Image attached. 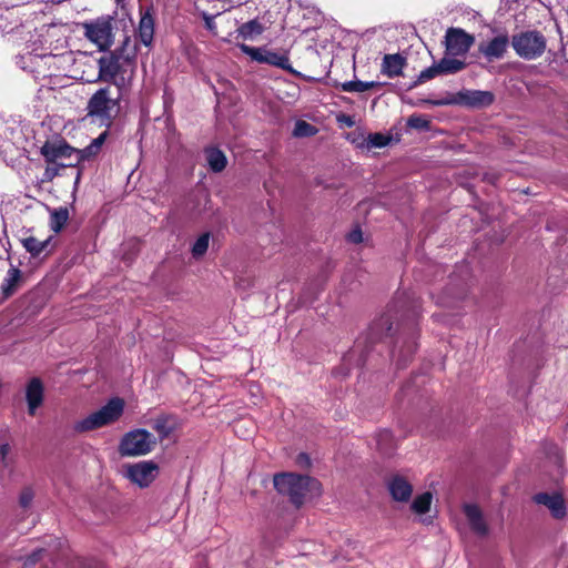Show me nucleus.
Masks as SVG:
<instances>
[{"mask_svg": "<svg viewBox=\"0 0 568 568\" xmlns=\"http://www.w3.org/2000/svg\"><path fill=\"white\" fill-rule=\"evenodd\" d=\"M44 398L45 387L43 381L37 376L29 378L24 387V399L29 416L37 414V410L43 406Z\"/></svg>", "mask_w": 568, "mask_h": 568, "instance_id": "ddd939ff", "label": "nucleus"}, {"mask_svg": "<svg viewBox=\"0 0 568 568\" xmlns=\"http://www.w3.org/2000/svg\"><path fill=\"white\" fill-rule=\"evenodd\" d=\"M534 500L549 508L552 516L557 519L566 515L565 500L559 494L538 493L534 496Z\"/></svg>", "mask_w": 568, "mask_h": 568, "instance_id": "a211bd4d", "label": "nucleus"}, {"mask_svg": "<svg viewBox=\"0 0 568 568\" xmlns=\"http://www.w3.org/2000/svg\"><path fill=\"white\" fill-rule=\"evenodd\" d=\"M175 418L169 414L158 416L152 424V428L156 432L160 440L168 438L175 430Z\"/></svg>", "mask_w": 568, "mask_h": 568, "instance_id": "b1692460", "label": "nucleus"}, {"mask_svg": "<svg viewBox=\"0 0 568 568\" xmlns=\"http://www.w3.org/2000/svg\"><path fill=\"white\" fill-rule=\"evenodd\" d=\"M108 135H109V131L105 130L102 133H100L98 138L93 139L91 141V143L88 146H85L84 149H77V151H75L77 159H75V162L73 163V165L78 166L82 162L94 160L101 152L102 146L105 143Z\"/></svg>", "mask_w": 568, "mask_h": 568, "instance_id": "6ab92c4d", "label": "nucleus"}, {"mask_svg": "<svg viewBox=\"0 0 568 568\" xmlns=\"http://www.w3.org/2000/svg\"><path fill=\"white\" fill-rule=\"evenodd\" d=\"M376 445L384 456H392L397 448V442L388 429H382L376 434Z\"/></svg>", "mask_w": 568, "mask_h": 568, "instance_id": "a878e982", "label": "nucleus"}, {"mask_svg": "<svg viewBox=\"0 0 568 568\" xmlns=\"http://www.w3.org/2000/svg\"><path fill=\"white\" fill-rule=\"evenodd\" d=\"M205 22H206V27H207L209 29H212V24H213L212 18H206V17H205Z\"/></svg>", "mask_w": 568, "mask_h": 568, "instance_id": "49530a36", "label": "nucleus"}, {"mask_svg": "<svg viewBox=\"0 0 568 568\" xmlns=\"http://www.w3.org/2000/svg\"><path fill=\"white\" fill-rule=\"evenodd\" d=\"M273 484L275 489L286 495L296 508L304 505L307 494L320 495L322 490V485L316 478L295 473L276 474Z\"/></svg>", "mask_w": 568, "mask_h": 568, "instance_id": "7ed1b4c3", "label": "nucleus"}, {"mask_svg": "<svg viewBox=\"0 0 568 568\" xmlns=\"http://www.w3.org/2000/svg\"><path fill=\"white\" fill-rule=\"evenodd\" d=\"M45 550L43 548H38L33 550L24 560L23 568L33 567L42 557Z\"/></svg>", "mask_w": 568, "mask_h": 568, "instance_id": "a19ab883", "label": "nucleus"}, {"mask_svg": "<svg viewBox=\"0 0 568 568\" xmlns=\"http://www.w3.org/2000/svg\"><path fill=\"white\" fill-rule=\"evenodd\" d=\"M433 496L429 491L418 495L412 503V510L418 515L429 511Z\"/></svg>", "mask_w": 568, "mask_h": 568, "instance_id": "7c9ffc66", "label": "nucleus"}, {"mask_svg": "<svg viewBox=\"0 0 568 568\" xmlns=\"http://www.w3.org/2000/svg\"><path fill=\"white\" fill-rule=\"evenodd\" d=\"M34 498V491L31 486H26L22 488L19 495V505L23 509H27L31 506Z\"/></svg>", "mask_w": 568, "mask_h": 568, "instance_id": "4c0bfd02", "label": "nucleus"}, {"mask_svg": "<svg viewBox=\"0 0 568 568\" xmlns=\"http://www.w3.org/2000/svg\"><path fill=\"white\" fill-rule=\"evenodd\" d=\"M383 85H384V83L377 82V81L364 82L361 80H355V81H346V82L342 83L341 89L344 92H364V91L371 90V89H379Z\"/></svg>", "mask_w": 568, "mask_h": 568, "instance_id": "c85d7f7f", "label": "nucleus"}, {"mask_svg": "<svg viewBox=\"0 0 568 568\" xmlns=\"http://www.w3.org/2000/svg\"><path fill=\"white\" fill-rule=\"evenodd\" d=\"M68 166H74L73 162H69V163L57 162V164H48V166L45 168V171H44V178L48 181H51L60 174V171L62 169L68 168Z\"/></svg>", "mask_w": 568, "mask_h": 568, "instance_id": "e433bc0d", "label": "nucleus"}, {"mask_svg": "<svg viewBox=\"0 0 568 568\" xmlns=\"http://www.w3.org/2000/svg\"><path fill=\"white\" fill-rule=\"evenodd\" d=\"M390 142V136L376 132L371 133L367 138L368 148H384Z\"/></svg>", "mask_w": 568, "mask_h": 568, "instance_id": "c9c22d12", "label": "nucleus"}, {"mask_svg": "<svg viewBox=\"0 0 568 568\" xmlns=\"http://www.w3.org/2000/svg\"><path fill=\"white\" fill-rule=\"evenodd\" d=\"M81 174H82V171L81 169L78 170V174H77V178H75V184L79 183L80 179H81Z\"/></svg>", "mask_w": 568, "mask_h": 568, "instance_id": "de8ad7c7", "label": "nucleus"}, {"mask_svg": "<svg viewBox=\"0 0 568 568\" xmlns=\"http://www.w3.org/2000/svg\"><path fill=\"white\" fill-rule=\"evenodd\" d=\"M440 74V71H439V68H438V64H433L432 67L429 68H426L425 70H423L418 78H417V81L415 82L416 84H420V83H424L428 80H432L434 79L435 77L439 75Z\"/></svg>", "mask_w": 568, "mask_h": 568, "instance_id": "58836bf2", "label": "nucleus"}, {"mask_svg": "<svg viewBox=\"0 0 568 568\" xmlns=\"http://www.w3.org/2000/svg\"><path fill=\"white\" fill-rule=\"evenodd\" d=\"M11 447L8 443L0 444V464L3 468L11 466L12 460L9 458Z\"/></svg>", "mask_w": 568, "mask_h": 568, "instance_id": "ea45409f", "label": "nucleus"}, {"mask_svg": "<svg viewBox=\"0 0 568 568\" xmlns=\"http://www.w3.org/2000/svg\"><path fill=\"white\" fill-rule=\"evenodd\" d=\"M85 37L98 45L101 51L112 45V23L110 19L100 18L94 22L84 23Z\"/></svg>", "mask_w": 568, "mask_h": 568, "instance_id": "9d476101", "label": "nucleus"}, {"mask_svg": "<svg viewBox=\"0 0 568 568\" xmlns=\"http://www.w3.org/2000/svg\"><path fill=\"white\" fill-rule=\"evenodd\" d=\"M446 50L453 55L466 54L474 43V37L459 28H449L446 32Z\"/></svg>", "mask_w": 568, "mask_h": 568, "instance_id": "4468645a", "label": "nucleus"}, {"mask_svg": "<svg viewBox=\"0 0 568 568\" xmlns=\"http://www.w3.org/2000/svg\"><path fill=\"white\" fill-rule=\"evenodd\" d=\"M51 236L43 241H40L34 236H28L22 240V245L32 257H39L42 253H50L52 251L53 247L48 250L51 245Z\"/></svg>", "mask_w": 568, "mask_h": 568, "instance_id": "393cba45", "label": "nucleus"}, {"mask_svg": "<svg viewBox=\"0 0 568 568\" xmlns=\"http://www.w3.org/2000/svg\"><path fill=\"white\" fill-rule=\"evenodd\" d=\"M495 97L490 91H480V90H464L459 91L454 100L449 101H436L433 102L435 105H444L450 103H457L460 105H465L468 108H486L493 104Z\"/></svg>", "mask_w": 568, "mask_h": 568, "instance_id": "9b49d317", "label": "nucleus"}, {"mask_svg": "<svg viewBox=\"0 0 568 568\" xmlns=\"http://www.w3.org/2000/svg\"><path fill=\"white\" fill-rule=\"evenodd\" d=\"M296 463L302 467H310L311 458L306 453H300L296 457Z\"/></svg>", "mask_w": 568, "mask_h": 568, "instance_id": "37998d69", "label": "nucleus"}, {"mask_svg": "<svg viewBox=\"0 0 568 568\" xmlns=\"http://www.w3.org/2000/svg\"><path fill=\"white\" fill-rule=\"evenodd\" d=\"M124 400L120 397L110 399L97 412L91 413L85 418L78 420L73 425L77 433H87L116 422L123 414Z\"/></svg>", "mask_w": 568, "mask_h": 568, "instance_id": "423d86ee", "label": "nucleus"}, {"mask_svg": "<svg viewBox=\"0 0 568 568\" xmlns=\"http://www.w3.org/2000/svg\"><path fill=\"white\" fill-rule=\"evenodd\" d=\"M511 45L518 57L535 60L545 53L547 40L540 31L527 30L514 34Z\"/></svg>", "mask_w": 568, "mask_h": 568, "instance_id": "0eeeda50", "label": "nucleus"}, {"mask_svg": "<svg viewBox=\"0 0 568 568\" xmlns=\"http://www.w3.org/2000/svg\"><path fill=\"white\" fill-rule=\"evenodd\" d=\"M159 474V465L153 460H142L126 467V478L140 488L149 487Z\"/></svg>", "mask_w": 568, "mask_h": 568, "instance_id": "f8f14e48", "label": "nucleus"}, {"mask_svg": "<svg viewBox=\"0 0 568 568\" xmlns=\"http://www.w3.org/2000/svg\"><path fill=\"white\" fill-rule=\"evenodd\" d=\"M77 149L71 146L65 140L45 141L40 149V153L48 164H57L59 159H70L75 154Z\"/></svg>", "mask_w": 568, "mask_h": 568, "instance_id": "2eb2a0df", "label": "nucleus"}, {"mask_svg": "<svg viewBox=\"0 0 568 568\" xmlns=\"http://www.w3.org/2000/svg\"><path fill=\"white\" fill-rule=\"evenodd\" d=\"M508 43L507 36H497L485 45H481L480 50L489 59H500L505 54Z\"/></svg>", "mask_w": 568, "mask_h": 568, "instance_id": "4be33fe9", "label": "nucleus"}, {"mask_svg": "<svg viewBox=\"0 0 568 568\" xmlns=\"http://www.w3.org/2000/svg\"><path fill=\"white\" fill-rule=\"evenodd\" d=\"M68 219H69V212L65 207H60L59 210H54L53 213L51 214V229L55 232V233H59L63 226L65 225V223L68 222Z\"/></svg>", "mask_w": 568, "mask_h": 568, "instance_id": "2f4dec72", "label": "nucleus"}, {"mask_svg": "<svg viewBox=\"0 0 568 568\" xmlns=\"http://www.w3.org/2000/svg\"><path fill=\"white\" fill-rule=\"evenodd\" d=\"M407 126L418 131H428L430 129V120L420 114H413L407 119Z\"/></svg>", "mask_w": 568, "mask_h": 568, "instance_id": "72a5a7b5", "label": "nucleus"}, {"mask_svg": "<svg viewBox=\"0 0 568 568\" xmlns=\"http://www.w3.org/2000/svg\"><path fill=\"white\" fill-rule=\"evenodd\" d=\"M406 59L399 53L385 54L382 62V73L388 78H395L402 74Z\"/></svg>", "mask_w": 568, "mask_h": 568, "instance_id": "412c9836", "label": "nucleus"}, {"mask_svg": "<svg viewBox=\"0 0 568 568\" xmlns=\"http://www.w3.org/2000/svg\"><path fill=\"white\" fill-rule=\"evenodd\" d=\"M204 155L210 170L214 173L222 172L227 165L226 155L216 146L205 148Z\"/></svg>", "mask_w": 568, "mask_h": 568, "instance_id": "5701e85b", "label": "nucleus"}, {"mask_svg": "<svg viewBox=\"0 0 568 568\" xmlns=\"http://www.w3.org/2000/svg\"><path fill=\"white\" fill-rule=\"evenodd\" d=\"M130 39L126 38L122 48L111 52L108 55H103L98 60L99 73L98 80L102 82H106L113 84L115 89L122 90L124 85V80L118 79L119 73L121 72L120 59H123L125 62H131L136 57V48L134 47L131 52H126V45Z\"/></svg>", "mask_w": 568, "mask_h": 568, "instance_id": "20e7f679", "label": "nucleus"}, {"mask_svg": "<svg viewBox=\"0 0 568 568\" xmlns=\"http://www.w3.org/2000/svg\"><path fill=\"white\" fill-rule=\"evenodd\" d=\"M263 31L264 27L257 19H253L245 23H242L237 29L239 37L243 40H252L261 36Z\"/></svg>", "mask_w": 568, "mask_h": 568, "instance_id": "cd10ccee", "label": "nucleus"}, {"mask_svg": "<svg viewBox=\"0 0 568 568\" xmlns=\"http://www.w3.org/2000/svg\"><path fill=\"white\" fill-rule=\"evenodd\" d=\"M464 513L473 531L479 536H485L488 534V527L484 520L483 513L477 505H465Z\"/></svg>", "mask_w": 568, "mask_h": 568, "instance_id": "aec40b11", "label": "nucleus"}, {"mask_svg": "<svg viewBox=\"0 0 568 568\" xmlns=\"http://www.w3.org/2000/svg\"><path fill=\"white\" fill-rule=\"evenodd\" d=\"M121 90H113L111 85L98 89L88 100L87 116L100 126L111 128L121 111Z\"/></svg>", "mask_w": 568, "mask_h": 568, "instance_id": "f03ea898", "label": "nucleus"}, {"mask_svg": "<svg viewBox=\"0 0 568 568\" xmlns=\"http://www.w3.org/2000/svg\"><path fill=\"white\" fill-rule=\"evenodd\" d=\"M440 74H453L465 69L466 63L454 58H443L438 63Z\"/></svg>", "mask_w": 568, "mask_h": 568, "instance_id": "c756f323", "label": "nucleus"}, {"mask_svg": "<svg viewBox=\"0 0 568 568\" xmlns=\"http://www.w3.org/2000/svg\"><path fill=\"white\" fill-rule=\"evenodd\" d=\"M243 426V422L242 420H239L234 424V429H235V433L239 434L240 432V428Z\"/></svg>", "mask_w": 568, "mask_h": 568, "instance_id": "a18cd8bd", "label": "nucleus"}, {"mask_svg": "<svg viewBox=\"0 0 568 568\" xmlns=\"http://www.w3.org/2000/svg\"><path fill=\"white\" fill-rule=\"evenodd\" d=\"M240 49L252 60L258 63L270 64L281 68L285 71L293 72V68L291 65L290 57L287 53L274 52L266 48H255L244 43L240 45Z\"/></svg>", "mask_w": 568, "mask_h": 568, "instance_id": "1a4fd4ad", "label": "nucleus"}, {"mask_svg": "<svg viewBox=\"0 0 568 568\" xmlns=\"http://www.w3.org/2000/svg\"><path fill=\"white\" fill-rule=\"evenodd\" d=\"M420 315V302L413 295L402 293L388 304L387 310L378 318L374 320L368 327L366 336L365 349H361V342L357 341L355 346L347 354L351 358L357 352L359 357L357 359L358 366H364L366 363L368 347L384 337L390 336L393 332L394 321L397 323V327L402 328L403 333H406V338L403 341V345L398 348L397 354L393 351V356H396L397 368H405L410 363L414 354L417 349V331L416 323Z\"/></svg>", "mask_w": 568, "mask_h": 568, "instance_id": "f257e3e1", "label": "nucleus"}, {"mask_svg": "<svg viewBox=\"0 0 568 568\" xmlns=\"http://www.w3.org/2000/svg\"><path fill=\"white\" fill-rule=\"evenodd\" d=\"M210 236L211 234L209 232H205L197 237L191 251L193 257L199 258L206 253L209 248Z\"/></svg>", "mask_w": 568, "mask_h": 568, "instance_id": "473e14b6", "label": "nucleus"}, {"mask_svg": "<svg viewBox=\"0 0 568 568\" xmlns=\"http://www.w3.org/2000/svg\"><path fill=\"white\" fill-rule=\"evenodd\" d=\"M156 445L153 434L143 428L133 429L121 438L119 453L121 456H143L151 453Z\"/></svg>", "mask_w": 568, "mask_h": 568, "instance_id": "6e6552de", "label": "nucleus"}, {"mask_svg": "<svg viewBox=\"0 0 568 568\" xmlns=\"http://www.w3.org/2000/svg\"><path fill=\"white\" fill-rule=\"evenodd\" d=\"M20 280L21 271L18 267L11 266L8 270L7 276L4 277L1 285V291L4 298H8L16 293Z\"/></svg>", "mask_w": 568, "mask_h": 568, "instance_id": "bb28decb", "label": "nucleus"}, {"mask_svg": "<svg viewBox=\"0 0 568 568\" xmlns=\"http://www.w3.org/2000/svg\"><path fill=\"white\" fill-rule=\"evenodd\" d=\"M387 489L396 501L406 503L413 494L412 484L400 475H394L387 480Z\"/></svg>", "mask_w": 568, "mask_h": 568, "instance_id": "f3484780", "label": "nucleus"}, {"mask_svg": "<svg viewBox=\"0 0 568 568\" xmlns=\"http://www.w3.org/2000/svg\"><path fill=\"white\" fill-rule=\"evenodd\" d=\"M341 123H344L346 126L352 128L355 124V121L351 115L343 114L338 118Z\"/></svg>", "mask_w": 568, "mask_h": 568, "instance_id": "c03bdc74", "label": "nucleus"}, {"mask_svg": "<svg viewBox=\"0 0 568 568\" xmlns=\"http://www.w3.org/2000/svg\"><path fill=\"white\" fill-rule=\"evenodd\" d=\"M124 400L120 397L110 399L97 412L91 413L85 418L78 420L73 425L77 433H87L116 422L123 414Z\"/></svg>", "mask_w": 568, "mask_h": 568, "instance_id": "39448f33", "label": "nucleus"}, {"mask_svg": "<svg viewBox=\"0 0 568 568\" xmlns=\"http://www.w3.org/2000/svg\"><path fill=\"white\" fill-rule=\"evenodd\" d=\"M317 132V129L304 120H298L295 123L293 135L297 138L313 136Z\"/></svg>", "mask_w": 568, "mask_h": 568, "instance_id": "f704fd0d", "label": "nucleus"}, {"mask_svg": "<svg viewBox=\"0 0 568 568\" xmlns=\"http://www.w3.org/2000/svg\"><path fill=\"white\" fill-rule=\"evenodd\" d=\"M347 239L352 243H361L363 241V234L361 229H355L352 232L348 233Z\"/></svg>", "mask_w": 568, "mask_h": 568, "instance_id": "79ce46f5", "label": "nucleus"}, {"mask_svg": "<svg viewBox=\"0 0 568 568\" xmlns=\"http://www.w3.org/2000/svg\"><path fill=\"white\" fill-rule=\"evenodd\" d=\"M154 26L155 20L153 7L150 6L145 9L141 8V18L138 28V37L145 47L151 45L153 42Z\"/></svg>", "mask_w": 568, "mask_h": 568, "instance_id": "dca6fc26", "label": "nucleus"}]
</instances>
